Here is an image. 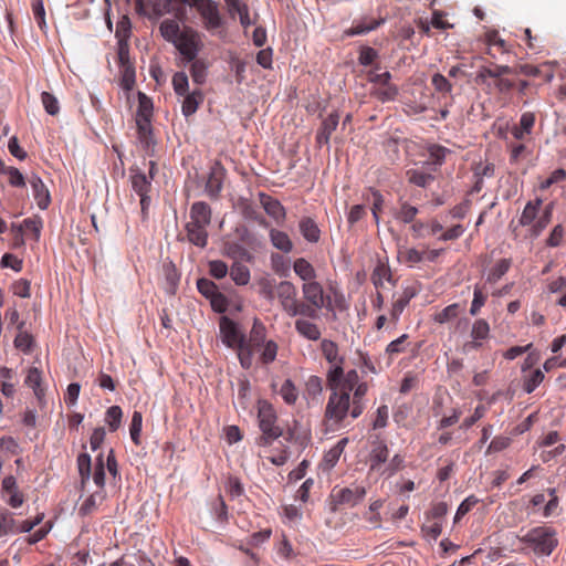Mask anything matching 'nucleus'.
I'll return each instance as SVG.
<instances>
[{
  "label": "nucleus",
  "instance_id": "1",
  "mask_svg": "<svg viewBox=\"0 0 566 566\" xmlns=\"http://www.w3.org/2000/svg\"><path fill=\"white\" fill-rule=\"evenodd\" d=\"M321 349L325 359L333 365L327 371L331 395L325 407L324 421L326 426L337 427L347 416L357 419L363 415L369 386L366 381L359 380L356 369L344 373L343 358L338 357V347L335 342L323 339Z\"/></svg>",
  "mask_w": 566,
  "mask_h": 566
},
{
  "label": "nucleus",
  "instance_id": "2",
  "mask_svg": "<svg viewBox=\"0 0 566 566\" xmlns=\"http://www.w3.org/2000/svg\"><path fill=\"white\" fill-rule=\"evenodd\" d=\"M542 205L543 200L541 198L530 200L525 205L518 219L517 226L528 227L526 237L530 239H536L539 237L546 227L552 222L554 202L547 203L539 213Z\"/></svg>",
  "mask_w": 566,
  "mask_h": 566
},
{
  "label": "nucleus",
  "instance_id": "3",
  "mask_svg": "<svg viewBox=\"0 0 566 566\" xmlns=\"http://www.w3.org/2000/svg\"><path fill=\"white\" fill-rule=\"evenodd\" d=\"M219 329L222 343L237 350L241 367L250 369L251 350L245 347V335L239 329L238 324L228 316H222L219 321Z\"/></svg>",
  "mask_w": 566,
  "mask_h": 566
},
{
  "label": "nucleus",
  "instance_id": "4",
  "mask_svg": "<svg viewBox=\"0 0 566 566\" xmlns=\"http://www.w3.org/2000/svg\"><path fill=\"white\" fill-rule=\"evenodd\" d=\"M521 542L532 547L535 554L545 556H549L558 545L556 531L548 526L531 528Z\"/></svg>",
  "mask_w": 566,
  "mask_h": 566
},
{
  "label": "nucleus",
  "instance_id": "5",
  "mask_svg": "<svg viewBox=\"0 0 566 566\" xmlns=\"http://www.w3.org/2000/svg\"><path fill=\"white\" fill-rule=\"evenodd\" d=\"M258 419L260 430L262 431L261 444L269 446L282 436L283 430L276 424V412L268 401H259Z\"/></svg>",
  "mask_w": 566,
  "mask_h": 566
},
{
  "label": "nucleus",
  "instance_id": "6",
  "mask_svg": "<svg viewBox=\"0 0 566 566\" xmlns=\"http://www.w3.org/2000/svg\"><path fill=\"white\" fill-rule=\"evenodd\" d=\"M276 295L284 312L291 316L312 314L314 308H308L305 303L297 302V290L290 281H282L276 286Z\"/></svg>",
  "mask_w": 566,
  "mask_h": 566
},
{
  "label": "nucleus",
  "instance_id": "7",
  "mask_svg": "<svg viewBox=\"0 0 566 566\" xmlns=\"http://www.w3.org/2000/svg\"><path fill=\"white\" fill-rule=\"evenodd\" d=\"M188 4L197 9L202 19L203 27L209 32L223 27L218 4L212 0H188Z\"/></svg>",
  "mask_w": 566,
  "mask_h": 566
},
{
  "label": "nucleus",
  "instance_id": "8",
  "mask_svg": "<svg viewBox=\"0 0 566 566\" xmlns=\"http://www.w3.org/2000/svg\"><path fill=\"white\" fill-rule=\"evenodd\" d=\"M172 44L187 62L193 61L202 48L200 34L190 27H185Z\"/></svg>",
  "mask_w": 566,
  "mask_h": 566
},
{
  "label": "nucleus",
  "instance_id": "9",
  "mask_svg": "<svg viewBox=\"0 0 566 566\" xmlns=\"http://www.w3.org/2000/svg\"><path fill=\"white\" fill-rule=\"evenodd\" d=\"M302 293L304 300L307 302L305 303L306 306L310 310L314 308L312 314H302V316L316 318L317 311L322 310L325 304L323 286L316 281L305 282L302 285Z\"/></svg>",
  "mask_w": 566,
  "mask_h": 566
},
{
  "label": "nucleus",
  "instance_id": "10",
  "mask_svg": "<svg viewBox=\"0 0 566 566\" xmlns=\"http://www.w3.org/2000/svg\"><path fill=\"white\" fill-rule=\"evenodd\" d=\"M188 0H154L151 3L150 19H159L165 14H174L180 21L186 17L185 4Z\"/></svg>",
  "mask_w": 566,
  "mask_h": 566
},
{
  "label": "nucleus",
  "instance_id": "11",
  "mask_svg": "<svg viewBox=\"0 0 566 566\" xmlns=\"http://www.w3.org/2000/svg\"><path fill=\"white\" fill-rule=\"evenodd\" d=\"M366 495V489L361 485L350 488L334 489L332 492V500L335 505H349L356 506L360 503Z\"/></svg>",
  "mask_w": 566,
  "mask_h": 566
},
{
  "label": "nucleus",
  "instance_id": "12",
  "mask_svg": "<svg viewBox=\"0 0 566 566\" xmlns=\"http://www.w3.org/2000/svg\"><path fill=\"white\" fill-rule=\"evenodd\" d=\"M226 177V169L223 166L216 161L211 167L206 182V192L212 198L217 199L222 190L223 180Z\"/></svg>",
  "mask_w": 566,
  "mask_h": 566
},
{
  "label": "nucleus",
  "instance_id": "13",
  "mask_svg": "<svg viewBox=\"0 0 566 566\" xmlns=\"http://www.w3.org/2000/svg\"><path fill=\"white\" fill-rule=\"evenodd\" d=\"M149 177L139 170H130L132 188L139 197L147 195L151 188V179L154 178L156 164L154 161H149Z\"/></svg>",
  "mask_w": 566,
  "mask_h": 566
},
{
  "label": "nucleus",
  "instance_id": "14",
  "mask_svg": "<svg viewBox=\"0 0 566 566\" xmlns=\"http://www.w3.org/2000/svg\"><path fill=\"white\" fill-rule=\"evenodd\" d=\"M557 62H545L541 65L523 64L520 65L518 72L532 77H542L545 82H551L554 77L555 66Z\"/></svg>",
  "mask_w": 566,
  "mask_h": 566
},
{
  "label": "nucleus",
  "instance_id": "15",
  "mask_svg": "<svg viewBox=\"0 0 566 566\" xmlns=\"http://www.w3.org/2000/svg\"><path fill=\"white\" fill-rule=\"evenodd\" d=\"M266 328L264 324L254 318L250 331L249 339L245 338V347L251 350V366L253 365V355L255 349H260L261 345L266 342Z\"/></svg>",
  "mask_w": 566,
  "mask_h": 566
},
{
  "label": "nucleus",
  "instance_id": "16",
  "mask_svg": "<svg viewBox=\"0 0 566 566\" xmlns=\"http://www.w3.org/2000/svg\"><path fill=\"white\" fill-rule=\"evenodd\" d=\"M260 203L265 212L273 218L277 223H283L286 217V211L283 205L275 198L264 193H259Z\"/></svg>",
  "mask_w": 566,
  "mask_h": 566
},
{
  "label": "nucleus",
  "instance_id": "17",
  "mask_svg": "<svg viewBox=\"0 0 566 566\" xmlns=\"http://www.w3.org/2000/svg\"><path fill=\"white\" fill-rule=\"evenodd\" d=\"M2 492L9 495L7 503L13 507H20L24 502L23 494L19 491L17 480L13 475H8L3 479L1 485Z\"/></svg>",
  "mask_w": 566,
  "mask_h": 566
},
{
  "label": "nucleus",
  "instance_id": "18",
  "mask_svg": "<svg viewBox=\"0 0 566 566\" xmlns=\"http://www.w3.org/2000/svg\"><path fill=\"white\" fill-rule=\"evenodd\" d=\"M384 19H374L370 17H364L359 20H354L352 27L345 30V34L347 36L366 34L377 29L380 24L384 23Z\"/></svg>",
  "mask_w": 566,
  "mask_h": 566
},
{
  "label": "nucleus",
  "instance_id": "19",
  "mask_svg": "<svg viewBox=\"0 0 566 566\" xmlns=\"http://www.w3.org/2000/svg\"><path fill=\"white\" fill-rule=\"evenodd\" d=\"M388 455L389 450L387 443L379 437H376V439L371 442V451L369 454L370 469L377 470L388 460Z\"/></svg>",
  "mask_w": 566,
  "mask_h": 566
},
{
  "label": "nucleus",
  "instance_id": "20",
  "mask_svg": "<svg viewBox=\"0 0 566 566\" xmlns=\"http://www.w3.org/2000/svg\"><path fill=\"white\" fill-rule=\"evenodd\" d=\"M29 182L31 185L33 197L36 201L38 207L41 210L46 209L51 202L50 193L46 186L44 185L42 179L35 175H33L30 178Z\"/></svg>",
  "mask_w": 566,
  "mask_h": 566
},
{
  "label": "nucleus",
  "instance_id": "21",
  "mask_svg": "<svg viewBox=\"0 0 566 566\" xmlns=\"http://www.w3.org/2000/svg\"><path fill=\"white\" fill-rule=\"evenodd\" d=\"M490 336V325L489 323L483 319H476L471 329V338L472 342L468 343L465 346L478 349L482 346V342L488 339Z\"/></svg>",
  "mask_w": 566,
  "mask_h": 566
},
{
  "label": "nucleus",
  "instance_id": "22",
  "mask_svg": "<svg viewBox=\"0 0 566 566\" xmlns=\"http://www.w3.org/2000/svg\"><path fill=\"white\" fill-rule=\"evenodd\" d=\"M208 226L195 223V222H187L186 224V231H187V239L192 244L205 248L208 243Z\"/></svg>",
  "mask_w": 566,
  "mask_h": 566
},
{
  "label": "nucleus",
  "instance_id": "23",
  "mask_svg": "<svg viewBox=\"0 0 566 566\" xmlns=\"http://www.w3.org/2000/svg\"><path fill=\"white\" fill-rule=\"evenodd\" d=\"M422 148H426L428 151V158L424 160L418 161L423 166H440L446 157V154L449 151L447 148L440 146L439 144H418ZM436 170V167L432 168Z\"/></svg>",
  "mask_w": 566,
  "mask_h": 566
},
{
  "label": "nucleus",
  "instance_id": "24",
  "mask_svg": "<svg viewBox=\"0 0 566 566\" xmlns=\"http://www.w3.org/2000/svg\"><path fill=\"white\" fill-rule=\"evenodd\" d=\"M513 73V69L509 65H494L493 67L481 66L475 76V82L479 84H485L486 78L491 77L495 81L501 76Z\"/></svg>",
  "mask_w": 566,
  "mask_h": 566
},
{
  "label": "nucleus",
  "instance_id": "25",
  "mask_svg": "<svg viewBox=\"0 0 566 566\" xmlns=\"http://www.w3.org/2000/svg\"><path fill=\"white\" fill-rule=\"evenodd\" d=\"M211 208L207 202H193L190 208V222L209 226L211 223Z\"/></svg>",
  "mask_w": 566,
  "mask_h": 566
},
{
  "label": "nucleus",
  "instance_id": "26",
  "mask_svg": "<svg viewBox=\"0 0 566 566\" xmlns=\"http://www.w3.org/2000/svg\"><path fill=\"white\" fill-rule=\"evenodd\" d=\"M42 382V374L39 368L31 367L28 370L25 377V385L33 389V392L40 403L42 406L44 403V389L41 386Z\"/></svg>",
  "mask_w": 566,
  "mask_h": 566
},
{
  "label": "nucleus",
  "instance_id": "27",
  "mask_svg": "<svg viewBox=\"0 0 566 566\" xmlns=\"http://www.w3.org/2000/svg\"><path fill=\"white\" fill-rule=\"evenodd\" d=\"M298 229L307 242L316 243L319 241L321 230L314 219L303 217L298 222Z\"/></svg>",
  "mask_w": 566,
  "mask_h": 566
},
{
  "label": "nucleus",
  "instance_id": "28",
  "mask_svg": "<svg viewBox=\"0 0 566 566\" xmlns=\"http://www.w3.org/2000/svg\"><path fill=\"white\" fill-rule=\"evenodd\" d=\"M535 125V115L531 112L523 113L518 125H514L512 135L515 139L526 138Z\"/></svg>",
  "mask_w": 566,
  "mask_h": 566
},
{
  "label": "nucleus",
  "instance_id": "29",
  "mask_svg": "<svg viewBox=\"0 0 566 566\" xmlns=\"http://www.w3.org/2000/svg\"><path fill=\"white\" fill-rule=\"evenodd\" d=\"M197 289L205 297L211 300L213 307H217L218 301H223V295L218 291V286L209 279H199L197 281Z\"/></svg>",
  "mask_w": 566,
  "mask_h": 566
},
{
  "label": "nucleus",
  "instance_id": "30",
  "mask_svg": "<svg viewBox=\"0 0 566 566\" xmlns=\"http://www.w3.org/2000/svg\"><path fill=\"white\" fill-rule=\"evenodd\" d=\"M295 329L302 337L313 342L318 340L322 335L319 327L315 323L303 318L295 321Z\"/></svg>",
  "mask_w": 566,
  "mask_h": 566
},
{
  "label": "nucleus",
  "instance_id": "31",
  "mask_svg": "<svg viewBox=\"0 0 566 566\" xmlns=\"http://www.w3.org/2000/svg\"><path fill=\"white\" fill-rule=\"evenodd\" d=\"M419 210L416 206L408 201L399 200L398 208L394 211V217L402 223H411L415 221Z\"/></svg>",
  "mask_w": 566,
  "mask_h": 566
},
{
  "label": "nucleus",
  "instance_id": "32",
  "mask_svg": "<svg viewBox=\"0 0 566 566\" xmlns=\"http://www.w3.org/2000/svg\"><path fill=\"white\" fill-rule=\"evenodd\" d=\"M178 21L179 20L176 18L166 19L159 25L161 36L170 43H174L182 33V30L180 29Z\"/></svg>",
  "mask_w": 566,
  "mask_h": 566
},
{
  "label": "nucleus",
  "instance_id": "33",
  "mask_svg": "<svg viewBox=\"0 0 566 566\" xmlns=\"http://www.w3.org/2000/svg\"><path fill=\"white\" fill-rule=\"evenodd\" d=\"M182 96H184L182 106H181L182 114L185 116H190V115L195 114L197 112L199 105L203 101L202 92L200 90H196L191 93H186V95H182Z\"/></svg>",
  "mask_w": 566,
  "mask_h": 566
},
{
  "label": "nucleus",
  "instance_id": "34",
  "mask_svg": "<svg viewBox=\"0 0 566 566\" xmlns=\"http://www.w3.org/2000/svg\"><path fill=\"white\" fill-rule=\"evenodd\" d=\"M270 240L273 247L284 253H290L293 250V242L286 232L271 229L270 230Z\"/></svg>",
  "mask_w": 566,
  "mask_h": 566
},
{
  "label": "nucleus",
  "instance_id": "35",
  "mask_svg": "<svg viewBox=\"0 0 566 566\" xmlns=\"http://www.w3.org/2000/svg\"><path fill=\"white\" fill-rule=\"evenodd\" d=\"M338 122L339 116L337 113L329 114L322 123V127L316 136V142H328L332 133L336 129Z\"/></svg>",
  "mask_w": 566,
  "mask_h": 566
},
{
  "label": "nucleus",
  "instance_id": "36",
  "mask_svg": "<svg viewBox=\"0 0 566 566\" xmlns=\"http://www.w3.org/2000/svg\"><path fill=\"white\" fill-rule=\"evenodd\" d=\"M293 269L296 275L303 281L311 282L316 277V271L314 266L304 258H298L294 261Z\"/></svg>",
  "mask_w": 566,
  "mask_h": 566
},
{
  "label": "nucleus",
  "instance_id": "37",
  "mask_svg": "<svg viewBox=\"0 0 566 566\" xmlns=\"http://www.w3.org/2000/svg\"><path fill=\"white\" fill-rule=\"evenodd\" d=\"M12 229L17 230L19 234L23 231H29L33 234L35 241L40 239L42 229V221L40 218H27L20 226L12 224Z\"/></svg>",
  "mask_w": 566,
  "mask_h": 566
},
{
  "label": "nucleus",
  "instance_id": "38",
  "mask_svg": "<svg viewBox=\"0 0 566 566\" xmlns=\"http://www.w3.org/2000/svg\"><path fill=\"white\" fill-rule=\"evenodd\" d=\"M230 276L237 285H247L251 279L249 268L241 262H234L232 264L230 269Z\"/></svg>",
  "mask_w": 566,
  "mask_h": 566
},
{
  "label": "nucleus",
  "instance_id": "39",
  "mask_svg": "<svg viewBox=\"0 0 566 566\" xmlns=\"http://www.w3.org/2000/svg\"><path fill=\"white\" fill-rule=\"evenodd\" d=\"M191 62L190 74L195 83L201 85L206 82L208 64L205 60L195 59Z\"/></svg>",
  "mask_w": 566,
  "mask_h": 566
},
{
  "label": "nucleus",
  "instance_id": "40",
  "mask_svg": "<svg viewBox=\"0 0 566 566\" xmlns=\"http://www.w3.org/2000/svg\"><path fill=\"white\" fill-rule=\"evenodd\" d=\"M460 311H461L460 304H458V303L450 304V305L446 306L444 308H442L441 311L437 312L433 315V321L439 324L448 323V322L454 319L455 317H458V315L460 314Z\"/></svg>",
  "mask_w": 566,
  "mask_h": 566
},
{
  "label": "nucleus",
  "instance_id": "41",
  "mask_svg": "<svg viewBox=\"0 0 566 566\" xmlns=\"http://www.w3.org/2000/svg\"><path fill=\"white\" fill-rule=\"evenodd\" d=\"M413 293L409 291H405L403 294L394 302L390 316L394 323L399 321L400 315L405 311L406 306L409 304L410 300L413 297Z\"/></svg>",
  "mask_w": 566,
  "mask_h": 566
},
{
  "label": "nucleus",
  "instance_id": "42",
  "mask_svg": "<svg viewBox=\"0 0 566 566\" xmlns=\"http://www.w3.org/2000/svg\"><path fill=\"white\" fill-rule=\"evenodd\" d=\"M260 350V361L263 365H269L275 360L279 346L274 340L270 339L261 345Z\"/></svg>",
  "mask_w": 566,
  "mask_h": 566
},
{
  "label": "nucleus",
  "instance_id": "43",
  "mask_svg": "<svg viewBox=\"0 0 566 566\" xmlns=\"http://www.w3.org/2000/svg\"><path fill=\"white\" fill-rule=\"evenodd\" d=\"M391 277L389 266L384 263H378L371 273V281L376 287L382 286L385 282H390Z\"/></svg>",
  "mask_w": 566,
  "mask_h": 566
},
{
  "label": "nucleus",
  "instance_id": "44",
  "mask_svg": "<svg viewBox=\"0 0 566 566\" xmlns=\"http://www.w3.org/2000/svg\"><path fill=\"white\" fill-rule=\"evenodd\" d=\"M105 499L104 491H96L91 494L81 505L80 513L82 515L91 514Z\"/></svg>",
  "mask_w": 566,
  "mask_h": 566
},
{
  "label": "nucleus",
  "instance_id": "45",
  "mask_svg": "<svg viewBox=\"0 0 566 566\" xmlns=\"http://www.w3.org/2000/svg\"><path fill=\"white\" fill-rule=\"evenodd\" d=\"M545 376L541 369L533 370L523 379V389L526 394H532L544 380Z\"/></svg>",
  "mask_w": 566,
  "mask_h": 566
},
{
  "label": "nucleus",
  "instance_id": "46",
  "mask_svg": "<svg viewBox=\"0 0 566 566\" xmlns=\"http://www.w3.org/2000/svg\"><path fill=\"white\" fill-rule=\"evenodd\" d=\"M380 102H388L396 98L398 88L396 85L387 83L385 85L376 87L371 93Z\"/></svg>",
  "mask_w": 566,
  "mask_h": 566
},
{
  "label": "nucleus",
  "instance_id": "47",
  "mask_svg": "<svg viewBox=\"0 0 566 566\" xmlns=\"http://www.w3.org/2000/svg\"><path fill=\"white\" fill-rule=\"evenodd\" d=\"M511 268L510 259H501L496 262V264L490 270L488 274V281L490 283L497 282Z\"/></svg>",
  "mask_w": 566,
  "mask_h": 566
},
{
  "label": "nucleus",
  "instance_id": "48",
  "mask_svg": "<svg viewBox=\"0 0 566 566\" xmlns=\"http://www.w3.org/2000/svg\"><path fill=\"white\" fill-rule=\"evenodd\" d=\"M408 181L418 187L426 188L434 177L431 174L411 169L407 171Z\"/></svg>",
  "mask_w": 566,
  "mask_h": 566
},
{
  "label": "nucleus",
  "instance_id": "49",
  "mask_svg": "<svg viewBox=\"0 0 566 566\" xmlns=\"http://www.w3.org/2000/svg\"><path fill=\"white\" fill-rule=\"evenodd\" d=\"M120 73V86L130 91L135 85V67L134 64H126L124 66H119Z\"/></svg>",
  "mask_w": 566,
  "mask_h": 566
},
{
  "label": "nucleus",
  "instance_id": "50",
  "mask_svg": "<svg viewBox=\"0 0 566 566\" xmlns=\"http://www.w3.org/2000/svg\"><path fill=\"white\" fill-rule=\"evenodd\" d=\"M123 411L119 406H112L107 409L105 421L112 432L116 431L122 422Z\"/></svg>",
  "mask_w": 566,
  "mask_h": 566
},
{
  "label": "nucleus",
  "instance_id": "51",
  "mask_svg": "<svg viewBox=\"0 0 566 566\" xmlns=\"http://www.w3.org/2000/svg\"><path fill=\"white\" fill-rule=\"evenodd\" d=\"M399 258L402 260V262L412 266L424 260V252H421L415 248H407L399 251Z\"/></svg>",
  "mask_w": 566,
  "mask_h": 566
},
{
  "label": "nucleus",
  "instance_id": "52",
  "mask_svg": "<svg viewBox=\"0 0 566 566\" xmlns=\"http://www.w3.org/2000/svg\"><path fill=\"white\" fill-rule=\"evenodd\" d=\"M143 427V416L139 411H134L129 426V433L132 441L138 446L140 444V432Z\"/></svg>",
  "mask_w": 566,
  "mask_h": 566
},
{
  "label": "nucleus",
  "instance_id": "53",
  "mask_svg": "<svg viewBox=\"0 0 566 566\" xmlns=\"http://www.w3.org/2000/svg\"><path fill=\"white\" fill-rule=\"evenodd\" d=\"M280 395L287 405H294L296 402L298 392L291 379L284 380L280 389Z\"/></svg>",
  "mask_w": 566,
  "mask_h": 566
},
{
  "label": "nucleus",
  "instance_id": "54",
  "mask_svg": "<svg viewBox=\"0 0 566 566\" xmlns=\"http://www.w3.org/2000/svg\"><path fill=\"white\" fill-rule=\"evenodd\" d=\"M132 32V23L127 15H123L116 25L115 35L118 39V42L128 41Z\"/></svg>",
  "mask_w": 566,
  "mask_h": 566
},
{
  "label": "nucleus",
  "instance_id": "55",
  "mask_svg": "<svg viewBox=\"0 0 566 566\" xmlns=\"http://www.w3.org/2000/svg\"><path fill=\"white\" fill-rule=\"evenodd\" d=\"M14 532V518L12 514L6 510L0 511V537Z\"/></svg>",
  "mask_w": 566,
  "mask_h": 566
},
{
  "label": "nucleus",
  "instance_id": "56",
  "mask_svg": "<svg viewBox=\"0 0 566 566\" xmlns=\"http://www.w3.org/2000/svg\"><path fill=\"white\" fill-rule=\"evenodd\" d=\"M77 468L82 482H86L91 478V457L87 453H81L77 457Z\"/></svg>",
  "mask_w": 566,
  "mask_h": 566
},
{
  "label": "nucleus",
  "instance_id": "57",
  "mask_svg": "<svg viewBox=\"0 0 566 566\" xmlns=\"http://www.w3.org/2000/svg\"><path fill=\"white\" fill-rule=\"evenodd\" d=\"M31 8L36 24L41 30H43L46 27L43 0H31Z\"/></svg>",
  "mask_w": 566,
  "mask_h": 566
},
{
  "label": "nucleus",
  "instance_id": "58",
  "mask_svg": "<svg viewBox=\"0 0 566 566\" xmlns=\"http://www.w3.org/2000/svg\"><path fill=\"white\" fill-rule=\"evenodd\" d=\"M41 101L44 106V109L50 115H56L60 112V105L54 95L49 92H43L41 94Z\"/></svg>",
  "mask_w": 566,
  "mask_h": 566
},
{
  "label": "nucleus",
  "instance_id": "59",
  "mask_svg": "<svg viewBox=\"0 0 566 566\" xmlns=\"http://www.w3.org/2000/svg\"><path fill=\"white\" fill-rule=\"evenodd\" d=\"M172 86L175 93L179 96L186 95L188 92V76L184 72H178L172 77Z\"/></svg>",
  "mask_w": 566,
  "mask_h": 566
},
{
  "label": "nucleus",
  "instance_id": "60",
  "mask_svg": "<svg viewBox=\"0 0 566 566\" xmlns=\"http://www.w3.org/2000/svg\"><path fill=\"white\" fill-rule=\"evenodd\" d=\"M151 117L146 116H136V125L139 134V138L142 142H148V136L151 133Z\"/></svg>",
  "mask_w": 566,
  "mask_h": 566
},
{
  "label": "nucleus",
  "instance_id": "61",
  "mask_svg": "<svg viewBox=\"0 0 566 566\" xmlns=\"http://www.w3.org/2000/svg\"><path fill=\"white\" fill-rule=\"evenodd\" d=\"M14 347L23 353H29L32 348L33 338L27 332H20L14 338Z\"/></svg>",
  "mask_w": 566,
  "mask_h": 566
},
{
  "label": "nucleus",
  "instance_id": "62",
  "mask_svg": "<svg viewBox=\"0 0 566 566\" xmlns=\"http://www.w3.org/2000/svg\"><path fill=\"white\" fill-rule=\"evenodd\" d=\"M431 84L434 90L439 93H451L452 84L450 81L440 73H436L431 78Z\"/></svg>",
  "mask_w": 566,
  "mask_h": 566
},
{
  "label": "nucleus",
  "instance_id": "63",
  "mask_svg": "<svg viewBox=\"0 0 566 566\" xmlns=\"http://www.w3.org/2000/svg\"><path fill=\"white\" fill-rule=\"evenodd\" d=\"M228 265L221 260H213L209 262V273L214 279L221 280L228 274Z\"/></svg>",
  "mask_w": 566,
  "mask_h": 566
},
{
  "label": "nucleus",
  "instance_id": "64",
  "mask_svg": "<svg viewBox=\"0 0 566 566\" xmlns=\"http://www.w3.org/2000/svg\"><path fill=\"white\" fill-rule=\"evenodd\" d=\"M564 234H565L564 227L562 224H556L552 229L548 238L546 239V245L549 248L559 247L564 239Z\"/></svg>",
  "mask_w": 566,
  "mask_h": 566
}]
</instances>
